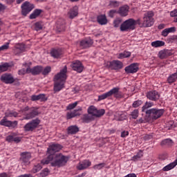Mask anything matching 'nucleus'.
Returning a JSON list of instances; mask_svg holds the SVG:
<instances>
[{
    "label": "nucleus",
    "instance_id": "obj_22",
    "mask_svg": "<svg viewBox=\"0 0 177 177\" xmlns=\"http://www.w3.org/2000/svg\"><path fill=\"white\" fill-rule=\"evenodd\" d=\"M128 12H129V7L128 6H123L120 8L118 10L119 15L125 17V16H128Z\"/></svg>",
    "mask_w": 177,
    "mask_h": 177
},
{
    "label": "nucleus",
    "instance_id": "obj_1",
    "mask_svg": "<svg viewBox=\"0 0 177 177\" xmlns=\"http://www.w3.org/2000/svg\"><path fill=\"white\" fill-rule=\"evenodd\" d=\"M67 161H68V157L62 153H57L48 155L47 158L41 160V164L44 165L50 164L52 167H63L67 164Z\"/></svg>",
    "mask_w": 177,
    "mask_h": 177
},
{
    "label": "nucleus",
    "instance_id": "obj_4",
    "mask_svg": "<svg viewBox=\"0 0 177 177\" xmlns=\"http://www.w3.org/2000/svg\"><path fill=\"white\" fill-rule=\"evenodd\" d=\"M138 24V20L129 19L120 25V30L128 31L129 30H135V26Z\"/></svg>",
    "mask_w": 177,
    "mask_h": 177
},
{
    "label": "nucleus",
    "instance_id": "obj_13",
    "mask_svg": "<svg viewBox=\"0 0 177 177\" xmlns=\"http://www.w3.org/2000/svg\"><path fill=\"white\" fill-rule=\"evenodd\" d=\"M71 67L74 71H77V73H82L84 71V66H82V63H81L80 61L73 62L71 64Z\"/></svg>",
    "mask_w": 177,
    "mask_h": 177
},
{
    "label": "nucleus",
    "instance_id": "obj_8",
    "mask_svg": "<svg viewBox=\"0 0 177 177\" xmlns=\"http://www.w3.org/2000/svg\"><path fill=\"white\" fill-rule=\"evenodd\" d=\"M22 8V15L23 16H27L29 12L34 9V4L30 3L28 1H26L21 6Z\"/></svg>",
    "mask_w": 177,
    "mask_h": 177
},
{
    "label": "nucleus",
    "instance_id": "obj_35",
    "mask_svg": "<svg viewBox=\"0 0 177 177\" xmlns=\"http://www.w3.org/2000/svg\"><path fill=\"white\" fill-rule=\"evenodd\" d=\"M154 106V103L151 102H145V105L142 108V111L144 113H146V111H149L147 109H150V107H153Z\"/></svg>",
    "mask_w": 177,
    "mask_h": 177
},
{
    "label": "nucleus",
    "instance_id": "obj_40",
    "mask_svg": "<svg viewBox=\"0 0 177 177\" xmlns=\"http://www.w3.org/2000/svg\"><path fill=\"white\" fill-rule=\"evenodd\" d=\"M176 80H177V73H175L168 77L167 81L169 84H172L173 82H175Z\"/></svg>",
    "mask_w": 177,
    "mask_h": 177
},
{
    "label": "nucleus",
    "instance_id": "obj_19",
    "mask_svg": "<svg viewBox=\"0 0 177 177\" xmlns=\"http://www.w3.org/2000/svg\"><path fill=\"white\" fill-rule=\"evenodd\" d=\"M24 50H26V46H24V44H17L14 49V53L15 55H20V53H23Z\"/></svg>",
    "mask_w": 177,
    "mask_h": 177
},
{
    "label": "nucleus",
    "instance_id": "obj_54",
    "mask_svg": "<svg viewBox=\"0 0 177 177\" xmlns=\"http://www.w3.org/2000/svg\"><path fill=\"white\" fill-rule=\"evenodd\" d=\"M77 114H75V111L68 112L66 115L67 119L70 120L71 118H74Z\"/></svg>",
    "mask_w": 177,
    "mask_h": 177
},
{
    "label": "nucleus",
    "instance_id": "obj_49",
    "mask_svg": "<svg viewBox=\"0 0 177 177\" xmlns=\"http://www.w3.org/2000/svg\"><path fill=\"white\" fill-rule=\"evenodd\" d=\"M35 30L36 31H39V30H42L44 27V24L42 22H37L35 24Z\"/></svg>",
    "mask_w": 177,
    "mask_h": 177
},
{
    "label": "nucleus",
    "instance_id": "obj_52",
    "mask_svg": "<svg viewBox=\"0 0 177 177\" xmlns=\"http://www.w3.org/2000/svg\"><path fill=\"white\" fill-rule=\"evenodd\" d=\"M107 97H110L109 95V92H106L98 96L99 100H104V99H107Z\"/></svg>",
    "mask_w": 177,
    "mask_h": 177
},
{
    "label": "nucleus",
    "instance_id": "obj_10",
    "mask_svg": "<svg viewBox=\"0 0 177 177\" xmlns=\"http://www.w3.org/2000/svg\"><path fill=\"white\" fill-rule=\"evenodd\" d=\"M31 153L30 152H24L21 154V160L22 161V165H30L31 162Z\"/></svg>",
    "mask_w": 177,
    "mask_h": 177
},
{
    "label": "nucleus",
    "instance_id": "obj_58",
    "mask_svg": "<svg viewBox=\"0 0 177 177\" xmlns=\"http://www.w3.org/2000/svg\"><path fill=\"white\" fill-rule=\"evenodd\" d=\"M18 114L17 112H10L6 115V117H17Z\"/></svg>",
    "mask_w": 177,
    "mask_h": 177
},
{
    "label": "nucleus",
    "instance_id": "obj_3",
    "mask_svg": "<svg viewBox=\"0 0 177 177\" xmlns=\"http://www.w3.org/2000/svg\"><path fill=\"white\" fill-rule=\"evenodd\" d=\"M153 16L154 12H153V11H148L144 14L142 21L140 19H137V24H138L140 27H151V26L154 24V18H153Z\"/></svg>",
    "mask_w": 177,
    "mask_h": 177
},
{
    "label": "nucleus",
    "instance_id": "obj_53",
    "mask_svg": "<svg viewBox=\"0 0 177 177\" xmlns=\"http://www.w3.org/2000/svg\"><path fill=\"white\" fill-rule=\"evenodd\" d=\"M50 70H51L50 66H46V68H44L42 71L43 75H48V74H49Z\"/></svg>",
    "mask_w": 177,
    "mask_h": 177
},
{
    "label": "nucleus",
    "instance_id": "obj_11",
    "mask_svg": "<svg viewBox=\"0 0 177 177\" xmlns=\"http://www.w3.org/2000/svg\"><path fill=\"white\" fill-rule=\"evenodd\" d=\"M139 70V66L138 64H131L128 66H126L124 68V71L127 73V74H133L135 73H138V71Z\"/></svg>",
    "mask_w": 177,
    "mask_h": 177
},
{
    "label": "nucleus",
    "instance_id": "obj_36",
    "mask_svg": "<svg viewBox=\"0 0 177 177\" xmlns=\"http://www.w3.org/2000/svg\"><path fill=\"white\" fill-rule=\"evenodd\" d=\"M165 45V42L163 41L157 40L151 42V46L153 48H160V46H164Z\"/></svg>",
    "mask_w": 177,
    "mask_h": 177
},
{
    "label": "nucleus",
    "instance_id": "obj_41",
    "mask_svg": "<svg viewBox=\"0 0 177 177\" xmlns=\"http://www.w3.org/2000/svg\"><path fill=\"white\" fill-rule=\"evenodd\" d=\"M97 110V109H96L95 107V106H91L88 107L87 111H88V114H91V115L95 117V115L96 114V111Z\"/></svg>",
    "mask_w": 177,
    "mask_h": 177
},
{
    "label": "nucleus",
    "instance_id": "obj_6",
    "mask_svg": "<svg viewBox=\"0 0 177 177\" xmlns=\"http://www.w3.org/2000/svg\"><path fill=\"white\" fill-rule=\"evenodd\" d=\"M40 122L41 121L38 119L32 120L24 126V131L26 132H32V131H34L39 125Z\"/></svg>",
    "mask_w": 177,
    "mask_h": 177
},
{
    "label": "nucleus",
    "instance_id": "obj_42",
    "mask_svg": "<svg viewBox=\"0 0 177 177\" xmlns=\"http://www.w3.org/2000/svg\"><path fill=\"white\" fill-rule=\"evenodd\" d=\"M19 75H24L26 74H30V66H28L26 69L21 68L18 71Z\"/></svg>",
    "mask_w": 177,
    "mask_h": 177
},
{
    "label": "nucleus",
    "instance_id": "obj_37",
    "mask_svg": "<svg viewBox=\"0 0 177 177\" xmlns=\"http://www.w3.org/2000/svg\"><path fill=\"white\" fill-rule=\"evenodd\" d=\"M42 169V165L40 163L35 165L33 168L31 169L30 172L32 174H37V172H39Z\"/></svg>",
    "mask_w": 177,
    "mask_h": 177
},
{
    "label": "nucleus",
    "instance_id": "obj_57",
    "mask_svg": "<svg viewBox=\"0 0 177 177\" xmlns=\"http://www.w3.org/2000/svg\"><path fill=\"white\" fill-rule=\"evenodd\" d=\"M6 49H9V43H6V44L1 46L0 47V52L2 50H6Z\"/></svg>",
    "mask_w": 177,
    "mask_h": 177
},
{
    "label": "nucleus",
    "instance_id": "obj_31",
    "mask_svg": "<svg viewBox=\"0 0 177 177\" xmlns=\"http://www.w3.org/2000/svg\"><path fill=\"white\" fill-rule=\"evenodd\" d=\"M176 165H177V159L175 161L172 162L171 163H169V165L163 167L162 170L165 171H171V169H173V168H175V166Z\"/></svg>",
    "mask_w": 177,
    "mask_h": 177
},
{
    "label": "nucleus",
    "instance_id": "obj_30",
    "mask_svg": "<svg viewBox=\"0 0 177 177\" xmlns=\"http://www.w3.org/2000/svg\"><path fill=\"white\" fill-rule=\"evenodd\" d=\"M97 22L101 26H104L107 24V18H106V15H100L97 17Z\"/></svg>",
    "mask_w": 177,
    "mask_h": 177
},
{
    "label": "nucleus",
    "instance_id": "obj_39",
    "mask_svg": "<svg viewBox=\"0 0 177 177\" xmlns=\"http://www.w3.org/2000/svg\"><path fill=\"white\" fill-rule=\"evenodd\" d=\"M161 146H168L169 147L174 145V142L171 139H166L161 142Z\"/></svg>",
    "mask_w": 177,
    "mask_h": 177
},
{
    "label": "nucleus",
    "instance_id": "obj_44",
    "mask_svg": "<svg viewBox=\"0 0 177 177\" xmlns=\"http://www.w3.org/2000/svg\"><path fill=\"white\" fill-rule=\"evenodd\" d=\"M175 127H176V124H175V122H174V121L171 120L167 123L166 129H174Z\"/></svg>",
    "mask_w": 177,
    "mask_h": 177
},
{
    "label": "nucleus",
    "instance_id": "obj_56",
    "mask_svg": "<svg viewBox=\"0 0 177 177\" xmlns=\"http://www.w3.org/2000/svg\"><path fill=\"white\" fill-rule=\"evenodd\" d=\"M73 111H75V114H76L75 117H78L81 115L80 111H82V107H79L77 109L74 110Z\"/></svg>",
    "mask_w": 177,
    "mask_h": 177
},
{
    "label": "nucleus",
    "instance_id": "obj_62",
    "mask_svg": "<svg viewBox=\"0 0 177 177\" xmlns=\"http://www.w3.org/2000/svg\"><path fill=\"white\" fill-rule=\"evenodd\" d=\"M151 138H153V136L151 135H150V134H146L144 136L145 140H149V139H151Z\"/></svg>",
    "mask_w": 177,
    "mask_h": 177
},
{
    "label": "nucleus",
    "instance_id": "obj_24",
    "mask_svg": "<svg viewBox=\"0 0 177 177\" xmlns=\"http://www.w3.org/2000/svg\"><path fill=\"white\" fill-rule=\"evenodd\" d=\"M93 44V41L91 39H85L80 41V46L82 48H89Z\"/></svg>",
    "mask_w": 177,
    "mask_h": 177
},
{
    "label": "nucleus",
    "instance_id": "obj_27",
    "mask_svg": "<svg viewBox=\"0 0 177 177\" xmlns=\"http://www.w3.org/2000/svg\"><path fill=\"white\" fill-rule=\"evenodd\" d=\"M31 100L33 102L35 100H40L41 102H45L46 101V97L44 94H39L38 95H32L31 96Z\"/></svg>",
    "mask_w": 177,
    "mask_h": 177
},
{
    "label": "nucleus",
    "instance_id": "obj_29",
    "mask_svg": "<svg viewBox=\"0 0 177 177\" xmlns=\"http://www.w3.org/2000/svg\"><path fill=\"white\" fill-rule=\"evenodd\" d=\"M42 13V10L41 9H35L32 14L30 15V19H37V17H39V15Z\"/></svg>",
    "mask_w": 177,
    "mask_h": 177
},
{
    "label": "nucleus",
    "instance_id": "obj_33",
    "mask_svg": "<svg viewBox=\"0 0 177 177\" xmlns=\"http://www.w3.org/2000/svg\"><path fill=\"white\" fill-rule=\"evenodd\" d=\"M131 57V52L129 51H124L123 53H119L117 55V57L118 59H127V57Z\"/></svg>",
    "mask_w": 177,
    "mask_h": 177
},
{
    "label": "nucleus",
    "instance_id": "obj_15",
    "mask_svg": "<svg viewBox=\"0 0 177 177\" xmlns=\"http://www.w3.org/2000/svg\"><path fill=\"white\" fill-rule=\"evenodd\" d=\"M91 165H92V162H91V161L88 160H85L82 162H80L77 166V168L80 171H82L84 169H86V168H88V167H91Z\"/></svg>",
    "mask_w": 177,
    "mask_h": 177
},
{
    "label": "nucleus",
    "instance_id": "obj_25",
    "mask_svg": "<svg viewBox=\"0 0 177 177\" xmlns=\"http://www.w3.org/2000/svg\"><path fill=\"white\" fill-rule=\"evenodd\" d=\"M175 31H176V28H175V27L165 28L162 31L161 36L162 37H168V34H170V32H175Z\"/></svg>",
    "mask_w": 177,
    "mask_h": 177
},
{
    "label": "nucleus",
    "instance_id": "obj_43",
    "mask_svg": "<svg viewBox=\"0 0 177 177\" xmlns=\"http://www.w3.org/2000/svg\"><path fill=\"white\" fill-rule=\"evenodd\" d=\"M142 157H143V152H142V151H140L137 153V155L132 157L131 160L132 161H138V160H140V158Z\"/></svg>",
    "mask_w": 177,
    "mask_h": 177
},
{
    "label": "nucleus",
    "instance_id": "obj_2",
    "mask_svg": "<svg viewBox=\"0 0 177 177\" xmlns=\"http://www.w3.org/2000/svg\"><path fill=\"white\" fill-rule=\"evenodd\" d=\"M67 80V66H65L61 71L54 77V92H60L64 88V83Z\"/></svg>",
    "mask_w": 177,
    "mask_h": 177
},
{
    "label": "nucleus",
    "instance_id": "obj_59",
    "mask_svg": "<svg viewBox=\"0 0 177 177\" xmlns=\"http://www.w3.org/2000/svg\"><path fill=\"white\" fill-rule=\"evenodd\" d=\"M170 16L171 17L176 18L177 17V10H174L170 12Z\"/></svg>",
    "mask_w": 177,
    "mask_h": 177
},
{
    "label": "nucleus",
    "instance_id": "obj_46",
    "mask_svg": "<svg viewBox=\"0 0 177 177\" xmlns=\"http://www.w3.org/2000/svg\"><path fill=\"white\" fill-rule=\"evenodd\" d=\"M121 23H122V19L117 18L113 21V27H115V28H118V27L121 26Z\"/></svg>",
    "mask_w": 177,
    "mask_h": 177
},
{
    "label": "nucleus",
    "instance_id": "obj_32",
    "mask_svg": "<svg viewBox=\"0 0 177 177\" xmlns=\"http://www.w3.org/2000/svg\"><path fill=\"white\" fill-rule=\"evenodd\" d=\"M82 120L84 122H91V121H93L95 120V116L91 114H86L83 115Z\"/></svg>",
    "mask_w": 177,
    "mask_h": 177
},
{
    "label": "nucleus",
    "instance_id": "obj_12",
    "mask_svg": "<svg viewBox=\"0 0 177 177\" xmlns=\"http://www.w3.org/2000/svg\"><path fill=\"white\" fill-rule=\"evenodd\" d=\"M108 66L111 70H120V68H122V62L121 61L114 60L108 62Z\"/></svg>",
    "mask_w": 177,
    "mask_h": 177
},
{
    "label": "nucleus",
    "instance_id": "obj_60",
    "mask_svg": "<svg viewBox=\"0 0 177 177\" xmlns=\"http://www.w3.org/2000/svg\"><path fill=\"white\" fill-rule=\"evenodd\" d=\"M21 141V138L20 137H14L13 142H15V143H19Z\"/></svg>",
    "mask_w": 177,
    "mask_h": 177
},
{
    "label": "nucleus",
    "instance_id": "obj_20",
    "mask_svg": "<svg viewBox=\"0 0 177 177\" xmlns=\"http://www.w3.org/2000/svg\"><path fill=\"white\" fill-rule=\"evenodd\" d=\"M50 55L54 59H60L63 55V51L62 49H53L50 52Z\"/></svg>",
    "mask_w": 177,
    "mask_h": 177
},
{
    "label": "nucleus",
    "instance_id": "obj_23",
    "mask_svg": "<svg viewBox=\"0 0 177 177\" xmlns=\"http://www.w3.org/2000/svg\"><path fill=\"white\" fill-rule=\"evenodd\" d=\"M172 53L169 50H162L158 53V57L160 59H167L169 56H171Z\"/></svg>",
    "mask_w": 177,
    "mask_h": 177
},
{
    "label": "nucleus",
    "instance_id": "obj_28",
    "mask_svg": "<svg viewBox=\"0 0 177 177\" xmlns=\"http://www.w3.org/2000/svg\"><path fill=\"white\" fill-rule=\"evenodd\" d=\"M79 131L80 129L77 126H71L68 128V133L69 135H75Z\"/></svg>",
    "mask_w": 177,
    "mask_h": 177
},
{
    "label": "nucleus",
    "instance_id": "obj_55",
    "mask_svg": "<svg viewBox=\"0 0 177 177\" xmlns=\"http://www.w3.org/2000/svg\"><path fill=\"white\" fill-rule=\"evenodd\" d=\"M143 104V102L142 100H137L135 101L133 103V107H134L135 109H136V107H139V106H141V104Z\"/></svg>",
    "mask_w": 177,
    "mask_h": 177
},
{
    "label": "nucleus",
    "instance_id": "obj_16",
    "mask_svg": "<svg viewBox=\"0 0 177 177\" xmlns=\"http://www.w3.org/2000/svg\"><path fill=\"white\" fill-rule=\"evenodd\" d=\"M147 99H149V100H153L156 102V100H158V99H160V94H158V92L156 91H149L147 93Z\"/></svg>",
    "mask_w": 177,
    "mask_h": 177
},
{
    "label": "nucleus",
    "instance_id": "obj_63",
    "mask_svg": "<svg viewBox=\"0 0 177 177\" xmlns=\"http://www.w3.org/2000/svg\"><path fill=\"white\" fill-rule=\"evenodd\" d=\"M128 135H129L128 131H123L121 133V138H125L126 136H128Z\"/></svg>",
    "mask_w": 177,
    "mask_h": 177
},
{
    "label": "nucleus",
    "instance_id": "obj_45",
    "mask_svg": "<svg viewBox=\"0 0 177 177\" xmlns=\"http://www.w3.org/2000/svg\"><path fill=\"white\" fill-rule=\"evenodd\" d=\"M105 167H106V163L102 162V163H100L94 165L93 168V169L100 170V169H103V168H104Z\"/></svg>",
    "mask_w": 177,
    "mask_h": 177
},
{
    "label": "nucleus",
    "instance_id": "obj_17",
    "mask_svg": "<svg viewBox=\"0 0 177 177\" xmlns=\"http://www.w3.org/2000/svg\"><path fill=\"white\" fill-rule=\"evenodd\" d=\"M108 95H109V97L111 96H114V97H121L122 95L120 92V88L115 87L108 91Z\"/></svg>",
    "mask_w": 177,
    "mask_h": 177
},
{
    "label": "nucleus",
    "instance_id": "obj_38",
    "mask_svg": "<svg viewBox=\"0 0 177 177\" xmlns=\"http://www.w3.org/2000/svg\"><path fill=\"white\" fill-rule=\"evenodd\" d=\"M10 67V64L9 63H3L0 65V73H3L5 71H8Z\"/></svg>",
    "mask_w": 177,
    "mask_h": 177
},
{
    "label": "nucleus",
    "instance_id": "obj_48",
    "mask_svg": "<svg viewBox=\"0 0 177 177\" xmlns=\"http://www.w3.org/2000/svg\"><path fill=\"white\" fill-rule=\"evenodd\" d=\"M105 113L104 109H100L95 111V115H94V118L96 117H102V115H103Z\"/></svg>",
    "mask_w": 177,
    "mask_h": 177
},
{
    "label": "nucleus",
    "instance_id": "obj_61",
    "mask_svg": "<svg viewBox=\"0 0 177 177\" xmlns=\"http://www.w3.org/2000/svg\"><path fill=\"white\" fill-rule=\"evenodd\" d=\"M137 124H145V122H146V121H145V120H143V118H140V119L136 120Z\"/></svg>",
    "mask_w": 177,
    "mask_h": 177
},
{
    "label": "nucleus",
    "instance_id": "obj_26",
    "mask_svg": "<svg viewBox=\"0 0 177 177\" xmlns=\"http://www.w3.org/2000/svg\"><path fill=\"white\" fill-rule=\"evenodd\" d=\"M30 73L32 74V75H37V74H39L41 71H42L41 66H35L32 68L29 67Z\"/></svg>",
    "mask_w": 177,
    "mask_h": 177
},
{
    "label": "nucleus",
    "instance_id": "obj_51",
    "mask_svg": "<svg viewBox=\"0 0 177 177\" xmlns=\"http://www.w3.org/2000/svg\"><path fill=\"white\" fill-rule=\"evenodd\" d=\"M78 104V102H75L73 104H68V106L66 107V110H73V109H75L77 107V105Z\"/></svg>",
    "mask_w": 177,
    "mask_h": 177
},
{
    "label": "nucleus",
    "instance_id": "obj_34",
    "mask_svg": "<svg viewBox=\"0 0 177 177\" xmlns=\"http://www.w3.org/2000/svg\"><path fill=\"white\" fill-rule=\"evenodd\" d=\"M49 175V169L46 168L43 169L40 173L36 174L35 177H46Z\"/></svg>",
    "mask_w": 177,
    "mask_h": 177
},
{
    "label": "nucleus",
    "instance_id": "obj_50",
    "mask_svg": "<svg viewBox=\"0 0 177 177\" xmlns=\"http://www.w3.org/2000/svg\"><path fill=\"white\" fill-rule=\"evenodd\" d=\"M111 8H118L120 6V2L117 1H111L109 3Z\"/></svg>",
    "mask_w": 177,
    "mask_h": 177
},
{
    "label": "nucleus",
    "instance_id": "obj_64",
    "mask_svg": "<svg viewBox=\"0 0 177 177\" xmlns=\"http://www.w3.org/2000/svg\"><path fill=\"white\" fill-rule=\"evenodd\" d=\"M14 137L12 136H8L6 138L7 142H13Z\"/></svg>",
    "mask_w": 177,
    "mask_h": 177
},
{
    "label": "nucleus",
    "instance_id": "obj_47",
    "mask_svg": "<svg viewBox=\"0 0 177 177\" xmlns=\"http://www.w3.org/2000/svg\"><path fill=\"white\" fill-rule=\"evenodd\" d=\"M131 116L133 120H136L139 117V110L138 109H134L131 113Z\"/></svg>",
    "mask_w": 177,
    "mask_h": 177
},
{
    "label": "nucleus",
    "instance_id": "obj_9",
    "mask_svg": "<svg viewBox=\"0 0 177 177\" xmlns=\"http://www.w3.org/2000/svg\"><path fill=\"white\" fill-rule=\"evenodd\" d=\"M0 80L4 84H13V82H15V77L9 73L3 74L1 76Z\"/></svg>",
    "mask_w": 177,
    "mask_h": 177
},
{
    "label": "nucleus",
    "instance_id": "obj_21",
    "mask_svg": "<svg viewBox=\"0 0 177 177\" xmlns=\"http://www.w3.org/2000/svg\"><path fill=\"white\" fill-rule=\"evenodd\" d=\"M68 16L70 19H74V17H77V16H78V7L75 6L71 8L68 12Z\"/></svg>",
    "mask_w": 177,
    "mask_h": 177
},
{
    "label": "nucleus",
    "instance_id": "obj_14",
    "mask_svg": "<svg viewBox=\"0 0 177 177\" xmlns=\"http://www.w3.org/2000/svg\"><path fill=\"white\" fill-rule=\"evenodd\" d=\"M0 125H3V127H10L11 128H15L17 126V121H10L6 119V117H4L0 121Z\"/></svg>",
    "mask_w": 177,
    "mask_h": 177
},
{
    "label": "nucleus",
    "instance_id": "obj_5",
    "mask_svg": "<svg viewBox=\"0 0 177 177\" xmlns=\"http://www.w3.org/2000/svg\"><path fill=\"white\" fill-rule=\"evenodd\" d=\"M146 114H149L152 120H158L164 114V109H151L146 111Z\"/></svg>",
    "mask_w": 177,
    "mask_h": 177
},
{
    "label": "nucleus",
    "instance_id": "obj_7",
    "mask_svg": "<svg viewBox=\"0 0 177 177\" xmlns=\"http://www.w3.org/2000/svg\"><path fill=\"white\" fill-rule=\"evenodd\" d=\"M62 147H63L59 144H52L48 148L47 153L49 154V156H56L55 153H57V151H60Z\"/></svg>",
    "mask_w": 177,
    "mask_h": 177
},
{
    "label": "nucleus",
    "instance_id": "obj_18",
    "mask_svg": "<svg viewBox=\"0 0 177 177\" xmlns=\"http://www.w3.org/2000/svg\"><path fill=\"white\" fill-rule=\"evenodd\" d=\"M36 115H38V111L35 108L30 109L29 113L26 114V117L24 118V120H31L34 118Z\"/></svg>",
    "mask_w": 177,
    "mask_h": 177
}]
</instances>
